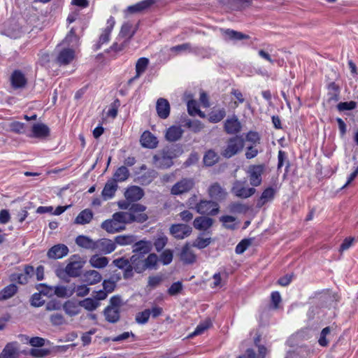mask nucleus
I'll list each match as a JSON object with an SVG mask.
<instances>
[{"mask_svg": "<svg viewBox=\"0 0 358 358\" xmlns=\"http://www.w3.org/2000/svg\"><path fill=\"white\" fill-rule=\"evenodd\" d=\"M245 145V141L241 136L235 135L227 139L226 145L221 150V155L229 159L242 151Z\"/></svg>", "mask_w": 358, "mask_h": 358, "instance_id": "obj_1", "label": "nucleus"}, {"mask_svg": "<svg viewBox=\"0 0 358 358\" xmlns=\"http://www.w3.org/2000/svg\"><path fill=\"white\" fill-rule=\"evenodd\" d=\"M83 262L80 260L70 262L63 271H57V275L64 282H69V277L76 278L81 275Z\"/></svg>", "mask_w": 358, "mask_h": 358, "instance_id": "obj_2", "label": "nucleus"}, {"mask_svg": "<svg viewBox=\"0 0 358 358\" xmlns=\"http://www.w3.org/2000/svg\"><path fill=\"white\" fill-rule=\"evenodd\" d=\"M175 155L171 149H164L161 153L154 155L153 163L158 169H169L173 164V159Z\"/></svg>", "mask_w": 358, "mask_h": 358, "instance_id": "obj_3", "label": "nucleus"}, {"mask_svg": "<svg viewBox=\"0 0 358 358\" xmlns=\"http://www.w3.org/2000/svg\"><path fill=\"white\" fill-rule=\"evenodd\" d=\"M194 210L201 215L214 216L219 213L220 206L214 201L200 200L194 207Z\"/></svg>", "mask_w": 358, "mask_h": 358, "instance_id": "obj_4", "label": "nucleus"}, {"mask_svg": "<svg viewBox=\"0 0 358 358\" xmlns=\"http://www.w3.org/2000/svg\"><path fill=\"white\" fill-rule=\"evenodd\" d=\"M112 218L122 227H125L126 224L132 223L134 222L143 223L148 220V216L139 215L137 217H134L133 214L128 213L127 212H117L113 215Z\"/></svg>", "mask_w": 358, "mask_h": 358, "instance_id": "obj_5", "label": "nucleus"}, {"mask_svg": "<svg viewBox=\"0 0 358 358\" xmlns=\"http://www.w3.org/2000/svg\"><path fill=\"white\" fill-rule=\"evenodd\" d=\"M247 180H236L233 183L231 192L237 197L247 199L253 195L256 189L254 187H246Z\"/></svg>", "mask_w": 358, "mask_h": 358, "instance_id": "obj_6", "label": "nucleus"}, {"mask_svg": "<svg viewBox=\"0 0 358 358\" xmlns=\"http://www.w3.org/2000/svg\"><path fill=\"white\" fill-rule=\"evenodd\" d=\"M265 171L264 164L252 165L248 171L250 183L252 187H258L262 184V176Z\"/></svg>", "mask_w": 358, "mask_h": 358, "instance_id": "obj_7", "label": "nucleus"}, {"mask_svg": "<svg viewBox=\"0 0 358 358\" xmlns=\"http://www.w3.org/2000/svg\"><path fill=\"white\" fill-rule=\"evenodd\" d=\"M192 228L186 224H173L169 228V233L176 239L181 240L190 236Z\"/></svg>", "mask_w": 358, "mask_h": 358, "instance_id": "obj_8", "label": "nucleus"}, {"mask_svg": "<svg viewBox=\"0 0 358 358\" xmlns=\"http://www.w3.org/2000/svg\"><path fill=\"white\" fill-rule=\"evenodd\" d=\"M195 182L193 178H182L173 185L171 189V194L173 195H181L189 192L194 186Z\"/></svg>", "mask_w": 358, "mask_h": 358, "instance_id": "obj_9", "label": "nucleus"}, {"mask_svg": "<svg viewBox=\"0 0 358 358\" xmlns=\"http://www.w3.org/2000/svg\"><path fill=\"white\" fill-rule=\"evenodd\" d=\"M69 248L62 243L57 244L51 247L47 252V256L51 259H62L69 253Z\"/></svg>", "mask_w": 358, "mask_h": 358, "instance_id": "obj_10", "label": "nucleus"}, {"mask_svg": "<svg viewBox=\"0 0 358 358\" xmlns=\"http://www.w3.org/2000/svg\"><path fill=\"white\" fill-rule=\"evenodd\" d=\"M10 82L12 88L17 90L24 88L27 83V80L20 70H15L10 75Z\"/></svg>", "mask_w": 358, "mask_h": 358, "instance_id": "obj_11", "label": "nucleus"}, {"mask_svg": "<svg viewBox=\"0 0 358 358\" xmlns=\"http://www.w3.org/2000/svg\"><path fill=\"white\" fill-rule=\"evenodd\" d=\"M113 263L118 268L123 270L124 279H130L134 276V272H131L130 259L120 257L113 260Z\"/></svg>", "mask_w": 358, "mask_h": 358, "instance_id": "obj_12", "label": "nucleus"}, {"mask_svg": "<svg viewBox=\"0 0 358 358\" xmlns=\"http://www.w3.org/2000/svg\"><path fill=\"white\" fill-rule=\"evenodd\" d=\"M242 126L237 116L227 118L224 124V131L228 134H237L241 131Z\"/></svg>", "mask_w": 358, "mask_h": 358, "instance_id": "obj_13", "label": "nucleus"}, {"mask_svg": "<svg viewBox=\"0 0 358 358\" xmlns=\"http://www.w3.org/2000/svg\"><path fill=\"white\" fill-rule=\"evenodd\" d=\"M152 250V243L150 241L145 239L138 241L136 240L132 245V252L135 253V255H145L150 254Z\"/></svg>", "mask_w": 358, "mask_h": 358, "instance_id": "obj_14", "label": "nucleus"}, {"mask_svg": "<svg viewBox=\"0 0 358 358\" xmlns=\"http://www.w3.org/2000/svg\"><path fill=\"white\" fill-rule=\"evenodd\" d=\"M30 137L46 138L50 136V128L44 123H36L32 126Z\"/></svg>", "mask_w": 358, "mask_h": 358, "instance_id": "obj_15", "label": "nucleus"}, {"mask_svg": "<svg viewBox=\"0 0 358 358\" xmlns=\"http://www.w3.org/2000/svg\"><path fill=\"white\" fill-rule=\"evenodd\" d=\"M94 248L103 254H110L115 250L116 243L110 239L102 238L95 242Z\"/></svg>", "mask_w": 358, "mask_h": 358, "instance_id": "obj_16", "label": "nucleus"}, {"mask_svg": "<svg viewBox=\"0 0 358 358\" xmlns=\"http://www.w3.org/2000/svg\"><path fill=\"white\" fill-rule=\"evenodd\" d=\"M170 104L167 99L159 98L156 103V110L158 116L162 119H166L170 115Z\"/></svg>", "mask_w": 358, "mask_h": 358, "instance_id": "obj_17", "label": "nucleus"}, {"mask_svg": "<svg viewBox=\"0 0 358 358\" xmlns=\"http://www.w3.org/2000/svg\"><path fill=\"white\" fill-rule=\"evenodd\" d=\"M143 195L144 192L143 189L138 186H131L128 187L124 192L126 199L131 202L139 201Z\"/></svg>", "mask_w": 358, "mask_h": 358, "instance_id": "obj_18", "label": "nucleus"}, {"mask_svg": "<svg viewBox=\"0 0 358 358\" xmlns=\"http://www.w3.org/2000/svg\"><path fill=\"white\" fill-rule=\"evenodd\" d=\"M184 133L180 126H171L166 129L165 138L169 142H176L180 140Z\"/></svg>", "mask_w": 358, "mask_h": 358, "instance_id": "obj_19", "label": "nucleus"}, {"mask_svg": "<svg viewBox=\"0 0 358 358\" xmlns=\"http://www.w3.org/2000/svg\"><path fill=\"white\" fill-rule=\"evenodd\" d=\"M180 259L185 264H192L196 262V257L188 243L182 247L180 253Z\"/></svg>", "mask_w": 358, "mask_h": 358, "instance_id": "obj_20", "label": "nucleus"}, {"mask_svg": "<svg viewBox=\"0 0 358 358\" xmlns=\"http://www.w3.org/2000/svg\"><path fill=\"white\" fill-rule=\"evenodd\" d=\"M19 350L17 342L8 343L0 354V358H18Z\"/></svg>", "mask_w": 358, "mask_h": 358, "instance_id": "obj_21", "label": "nucleus"}, {"mask_svg": "<svg viewBox=\"0 0 358 358\" xmlns=\"http://www.w3.org/2000/svg\"><path fill=\"white\" fill-rule=\"evenodd\" d=\"M75 52L71 48H64L59 52L57 57V62L59 65H67L74 59Z\"/></svg>", "mask_w": 358, "mask_h": 358, "instance_id": "obj_22", "label": "nucleus"}, {"mask_svg": "<svg viewBox=\"0 0 358 358\" xmlns=\"http://www.w3.org/2000/svg\"><path fill=\"white\" fill-rule=\"evenodd\" d=\"M117 187L118 186L115 180H108L101 192L103 199L106 201L112 199L115 196Z\"/></svg>", "mask_w": 358, "mask_h": 358, "instance_id": "obj_23", "label": "nucleus"}, {"mask_svg": "<svg viewBox=\"0 0 358 358\" xmlns=\"http://www.w3.org/2000/svg\"><path fill=\"white\" fill-rule=\"evenodd\" d=\"M221 32L227 40L237 41L250 38L249 35L231 29H221Z\"/></svg>", "mask_w": 358, "mask_h": 358, "instance_id": "obj_24", "label": "nucleus"}, {"mask_svg": "<svg viewBox=\"0 0 358 358\" xmlns=\"http://www.w3.org/2000/svg\"><path fill=\"white\" fill-rule=\"evenodd\" d=\"M275 190L271 187H268L266 188L262 193L261 196L257 200V208H261L263 207L266 203L271 201L275 196Z\"/></svg>", "mask_w": 358, "mask_h": 358, "instance_id": "obj_25", "label": "nucleus"}, {"mask_svg": "<svg viewBox=\"0 0 358 358\" xmlns=\"http://www.w3.org/2000/svg\"><path fill=\"white\" fill-rule=\"evenodd\" d=\"M208 194L210 198L217 201L223 200L227 195L224 189L217 182H215L210 186L208 188Z\"/></svg>", "mask_w": 358, "mask_h": 358, "instance_id": "obj_26", "label": "nucleus"}, {"mask_svg": "<svg viewBox=\"0 0 358 358\" xmlns=\"http://www.w3.org/2000/svg\"><path fill=\"white\" fill-rule=\"evenodd\" d=\"M141 143L144 148L152 149L157 146L158 141L151 132L146 131L141 136Z\"/></svg>", "mask_w": 358, "mask_h": 358, "instance_id": "obj_27", "label": "nucleus"}, {"mask_svg": "<svg viewBox=\"0 0 358 358\" xmlns=\"http://www.w3.org/2000/svg\"><path fill=\"white\" fill-rule=\"evenodd\" d=\"M155 3V0H143L129 6L127 11L130 13H141L150 8Z\"/></svg>", "mask_w": 358, "mask_h": 358, "instance_id": "obj_28", "label": "nucleus"}, {"mask_svg": "<svg viewBox=\"0 0 358 358\" xmlns=\"http://www.w3.org/2000/svg\"><path fill=\"white\" fill-rule=\"evenodd\" d=\"M80 305L79 302L72 300H68L63 304V309L66 315L73 317L80 313Z\"/></svg>", "mask_w": 358, "mask_h": 358, "instance_id": "obj_29", "label": "nucleus"}, {"mask_svg": "<svg viewBox=\"0 0 358 358\" xmlns=\"http://www.w3.org/2000/svg\"><path fill=\"white\" fill-rule=\"evenodd\" d=\"M101 228L110 234H114L122 231L125 227H122L113 218L106 220L101 224Z\"/></svg>", "mask_w": 358, "mask_h": 358, "instance_id": "obj_30", "label": "nucleus"}, {"mask_svg": "<svg viewBox=\"0 0 358 358\" xmlns=\"http://www.w3.org/2000/svg\"><path fill=\"white\" fill-rule=\"evenodd\" d=\"M131 272L136 273H143L144 272V266L143 262V255H133L130 257Z\"/></svg>", "mask_w": 358, "mask_h": 358, "instance_id": "obj_31", "label": "nucleus"}, {"mask_svg": "<svg viewBox=\"0 0 358 358\" xmlns=\"http://www.w3.org/2000/svg\"><path fill=\"white\" fill-rule=\"evenodd\" d=\"M158 262L159 257L155 253H150L147 257L143 255L144 271L146 270H156Z\"/></svg>", "mask_w": 358, "mask_h": 358, "instance_id": "obj_32", "label": "nucleus"}, {"mask_svg": "<svg viewBox=\"0 0 358 358\" xmlns=\"http://www.w3.org/2000/svg\"><path fill=\"white\" fill-rule=\"evenodd\" d=\"M213 220L208 217L201 216L195 218L193 225L195 229L199 230H207L212 227Z\"/></svg>", "mask_w": 358, "mask_h": 358, "instance_id": "obj_33", "label": "nucleus"}, {"mask_svg": "<svg viewBox=\"0 0 358 358\" xmlns=\"http://www.w3.org/2000/svg\"><path fill=\"white\" fill-rule=\"evenodd\" d=\"M105 319L109 323H117L120 319V310L106 306L103 310Z\"/></svg>", "mask_w": 358, "mask_h": 358, "instance_id": "obj_34", "label": "nucleus"}, {"mask_svg": "<svg viewBox=\"0 0 358 358\" xmlns=\"http://www.w3.org/2000/svg\"><path fill=\"white\" fill-rule=\"evenodd\" d=\"M76 290L75 284H72L69 287L66 286H55L54 293L55 294L61 298L69 297L73 294Z\"/></svg>", "mask_w": 358, "mask_h": 358, "instance_id": "obj_35", "label": "nucleus"}, {"mask_svg": "<svg viewBox=\"0 0 358 358\" xmlns=\"http://www.w3.org/2000/svg\"><path fill=\"white\" fill-rule=\"evenodd\" d=\"M93 217V213L90 209L82 210L75 219V223L78 224H85L90 222Z\"/></svg>", "mask_w": 358, "mask_h": 358, "instance_id": "obj_36", "label": "nucleus"}, {"mask_svg": "<svg viewBox=\"0 0 358 358\" xmlns=\"http://www.w3.org/2000/svg\"><path fill=\"white\" fill-rule=\"evenodd\" d=\"M101 279V275L95 270L86 271L84 274V281L89 285H95L99 282Z\"/></svg>", "mask_w": 358, "mask_h": 358, "instance_id": "obj_37", "label": "nucleus"}, {"mask_svg": "<svg viewBox=\"0 0 358 358\" xmlns=\"http://www.w3.org/2000/svg\"><path fill=\"white\" fill-rule=\"evenodd\" d=\"M129 176V171L125 166L119 167L113 174V180L117 182H124L128 179Z\"/></svg>", "mask_w": 358, "mask_h": 358, "instance_id": "obj_38", "label": "nucleus"}, {"mask_svg": "<svg viewBox=\"0 0 358 358\" xmlns=\"http://www.w3.org/2000/svg\"><path fill=\"white\" fill-rule=\"evenodd\" d=\"M17 292L15 284H10L0 291V301H4L13 296Z\"/></svg>", "mask_w": 358, "mask_h": 358, "instance_id": "obj_39", "label": "nucleus"}, {"mask_svg": "<svg viewBox=\"0 0 358 358\" xmlns=\"http://www.w3.org/2000/svg\"><path fill=\"white\" fill-rule=\"evenodd\" d=\"M220 156L213 150H208L203 157V163L208 166H212L219 162Z\"/></svg>", "mask_w": 358, "mask_h": 358, "instance_id": "obj_40", "label": "nucleus"}, {"mask_svg": "<svg viewBox=\"0 0 358 358\" xmlns=\"http://www.w3.org/2000/svg\"><path fill=\"white\" fill-rule=\"evenodd\" d=\"M80 307L84 308L88 311H93L96 310L100 305V303L96 300L92 298H86L79 301Z\"/></svg>", "mask_w": 358, "mask_h": 358, "instance_id": "obj_41", "label": "nucleus"}, {"mask_svg": "<svg viewBox=\"0 0 358 358\" xmlns=\"http://www.w3.org/2000/svg\"><path fill=\"white\" fill-rule=\"evenodd\" d=\"M76 243L78 246L86 249H94L95 247V242H93L90 238L85 236H78L76 238Z\"/></svg>", "mask_w": 358, "mask_h": 358, "instance_id": "obj_42", "label": "nucleus"}, {"mask_svg": "<svg viewBox=\"0 0 358 358\" xmlns=\"http://www.w3.org/2000/svg\"><path fill=\"white\" fill-rule=\"evenodd\" d=\"M136 240V236L134 235H121L115 238V243L120 245H134Z\"/></svg>", "mask_w": 358, "mask_h": 358, "instance_id": "obj_43", "label": "nucleus"}, {"mask_svg": "<svg viewBox=\"0 0 358 358\" xmlns=\"http://www.w3.org/2000/svg\"><path fill=\"white\" fill-rule=\"evenodd\" d=\"M90 263L94 268H101L107 266L108 259L105 257L94 255L90 258Z\"/></svg>", "mask_w": 358, "mask_h": 358, "instance_id": "obj_44", "label": "nucleus"}, {"mask_svg": "<svg viewBox=\"0 0 358 358\" xmlns=\"http://www.w3.org/2000/svg\"><path fill=\"white\" fill-rule=\"evenodd\" d=\"M149 64V59L146 57L139 58L136 64V73L140 77L146 70Z\"/></svg>", "mask_w": 358, "mask_h": 358, "instance_id": "obj_45", "label": "nucleus"}, {"mask_svg": "<svg viewBox=\"0 0 358 358\" xmlns=\"http://www.w3.org/2000/svg\"><path fill=\"white\" fill-rule=\"evenodd\" d=\"M132 25L129 22L124 23L121 27L119 37L125 38V40H129L134 35L135 31H131Z\"/></svg>", "mask_w": 358, "mask_h": 358, "instance_id": "obj_46", "label": "nucleus"}, {"mask_svg": "<svg viewBox=\"0 0 358 358\" xmlns=\"http://www.w3.org/2000/svg\"><path fill=\"white\" fill-rule=\"evenodd\" d=\"M226 115V110L224 108L217 110H213L209 114V120L213 123H217L220 122Z\"/></svg>", "mask_w": 358, "mask_h": 358, "instance_id": "obj_47", "label": "nucleus"}, {"mask_svg": "<svg viewBox=\"0 0 358 358\" xmlns=\"http://www.w3.org/2000/svg\"><path fill=\"white\" fill-rule=\"evenodd\" d=\"M146 210V207L141 203H132L129 208V212L128 213L133 214L134 217H137L139 215H147L143 212Z\"/></svg>", "mask_w": 358, "mask_h": 358, "instance_id": "obj_48", "label": "nucleus"}, {"mask_svg": "<svg viewBox=\"0 0 358 358\" xmlns=\"http://www.w3.org/2000/svg\"><path fill=\"white\" fill-rule=\"evenodd\" d=\"M168 243V238L163 234L155 239L152 247L155 246L157 252H161Z\"/></svg>", "mask_w": 358, "mask_h": 358, "instance_id": "obj_49", "label": "nucleus"}, {"mask_svg": "<svg viewBox=\"0 0 358 358\" xmlns=\"http://www.w3.org/2000/svg\"><path fill=\"white\" fill-rule=\"evenodd\" d=\"M285 162H286L285 171H286V172H287L288 169L290 166V163H289V160H287V153L285 151L280 150L278 151V166H277L278 170L280 169L283 166Z\"/></svg>", "mask_w": 358, "mask_h": 358, "instance_id": "obj_50", "label": "nucleus"}, {"mask_svg": "<svg viewBox=\"0 0 358 358\" xmlns=\"http://www.w3.org/2000/svg\"><path fill=\"white\" fill-rule=\"evenodd\" d=\"M211 325L212 322L210 320H205L197 325L194 332L190 334L189 337H193L203 334L206 330L209 329Z\"/></svg>", "mask_w": 358, "mask_h": 358, "instance_id": "obj_51", "label": "nucleus"}, {"mask_svg": "<svg viewBox=\"0 0 358 358\" xmlns=\"http://www.w3.org/2000/svg\"><path fill=\"white\" fill-rule=\"evenodd\" d=\"M157 176L154 170H150L138 178V181L142 185L150 184Z\"/></svg>", "mask_w": 358, "mask_h": 358, "instance_id": "obj_52", "label": "nucleus"}, {"mask_svg": "<svg viewBox=\"0 0 358 358\" xmlns=\"http://www.w3.org/2000/svg\"><path fill=\"white\" fill-rule=\"evenodd\" d=\"M229 210L234 213H245L249 210V207L239 202L231 203L229 206Z\"/></svg>", "mask_w": 358, "mask_h": 358, "instance_id": "obj_53", "label": "nucleus"}, {"mask_svg": "<svg viewBox=\"0 0 358 358\" xmlns=\"http://www.w3.org/2000/svg\"><path fill=\"white\" fill-rule=\"evenodd\" d=\"M24 338V340L27 341L31 346L36 348H41L45 345V339L41 337L36 336L29 338L28 336H22Z\"/></svg>", "mask_w": 358, "mask_h": 358, "instance_id": "obj_54", "label": "nucleus"}, {"mask_svg": "<svg viewBox=\"0 0 358 358\" xmlns=\"http://www.w3.org/2000/svg\"><path fill=\"white\" fill-rule=\"evenodd\" d=\"M173 252L169 250H164L159 256V261L162 262L164 265H169L173 260Z\"/></svg>", "mask_w": 358, "mask_h": 358, "instance_id": "obj_55", "label": "nucleus"}, {"mask_svg": "<svg viewBox=\"0 0 358 358\" xmlns=\"http://www.w3.org/2000/svg\"><path fill=\"white\" fill-rule=\"evenodd\" d=\"M251 239L244 238L241 240L236 246L235 252L238 255L243 254L251 245Z\"/></svg>", "mask_w": 358, "mask_h": 358, "instance_id": "obj_56", "label": "nucleus"}, {"mask_svg": "<svg viewBox=\"0 0 358 358\" xmlns=\"http://www.w3.org/2000/svg\"><path fill=\"white\" fill-rule=\"evenodd\" d=\"M150 316V309H145L143 311L137 313V315H136L135 320L138 324H144L148 322Z\"/></svg>", "mask_w": 358, "mask_h": 358, "instance_id": "obj_57", "label": "nucleus"}, {"mask_svg": "<svg viewBox=\"0 0 358 358\" xmlns=\"http://www.w3.org/2000/svg\"><path fill=\"white\" fill-rule=\"evenodd\" d=\"M50 353V350L49 349L44 348H32L29 351V355L36 358H43L48 356Z\"/></svg>", "mask_w": 358, "mask_h": 358, "instance_id": "obj_58", "label": "nucleus"}, {"mask_svg": "<svg viewBox=\"0 0 358 358\" xmlns=\"http://www.w3.org/2000/svg\"><path fill=\"white\" fill-rule=\"evenodd\" d=\"M357 106V103L354 101L340 102L337 105V109L339 111L351 110L355 109Z\"/></svg>", "mask_w": 358, "mask_h": 358, "instance_id": "obj_59", "label": "nucleus"}, {"mask_svg": "<svg viewBox=\"0 0 358 358\" xmlns=\"http://www.w3.org/2000/svg\"><path fill=\"white\" fill-rule=\"evenodd\" d=\"M10 280L21 285H25L28 282V278L23 273H14L10 275Z\"/></svg>", "mask_w": 358, "mask_h": 358, "instance_id": "obj_60", "label": "nucleus"}, {"mask_svg": "<svg viewBox=\"0 0 358 358\" xmlns=\"http://www.w3.org/2000/svg\"><path fill=\"white\" fill-rule=\"evenodd\" d=\"M211 242L210 238H203L198 236L197 238L193 243V246L198 249H203L206 248Z\"/></svg>", "mask_w": 358, "mask_h": 358, "instance_id": "obj_61", "label": "nucleus"}, {"mask_svg": "<svg viewBox=\"0 0 358 358\" xmlns=\"http://www.w3.org/2000/svg\"><path fill=\"white\" fill-rule=\"evenodd\" d=\"M123 305L121 296L114 295L110 299L108 307L120 310V307Z\"/></svg>", "mask_w": 358, "mask_h": 358, "instance_id": "obj_62", "label": "nucleus"}, {"mask_svg": "<svg viewBox=\"0 0 358 358\" xmlns=\"http://www.w3.org/2000/svg\"><path fill=\"white\" fill-rule=\"evenodd\" d=\"M10 129L15 134H23L25 131V124L23 122L15 121L10 124Z\"/></svg>", "mask_w": 358, "mask_h": 358, "instance_id": "obj_63", "label": "nucleus"}, {"mask_svg": "<svg viewBox=\"0 0 358 358\" xmlns=\"http://www.w3.org/2000/svg\"><path fill=\"white\" fill-rule=\"evenodd\" d=\"M163 281L162 275H156L148 277V286L153 289L157 287Z\"/></svg>", "mask_w": 358, "mask_h": 358, "instance_id": "obj_64", "label": "nucleus"}]
</instances>
